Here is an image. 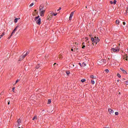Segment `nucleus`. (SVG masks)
Segmentation results:
<instances>
[{
    "label": "nucleus",
    "mask_w": 128,
    "mask_h": 128,
    "mask_svg": "<svg viewBox=\"0 0 128 128\" xmlns=\"http://www.w3.org/2000/svg\"><path fill=\"white\" fill-rule=\"evenodd\" d=\"M81 82H86V79L84 78L81 80Z\"/></svg>",
    "instance_id": "22"
},
{
    "label": "nucleus",
    "mask_w": 128,
    "mask_h": 128,
    "mask_svg": "<svg viewBox=\"0 0 128 128\" xmlns=\"http://www.w3.org/2000/svg\"><path fill=\"white\" fill-rule=\"evenodd\" d=\"M91 83L92 84H94V81L92 80H91Z\"/></svg>",
    "instance_id": "28"
},
{
    "label": "nucleus",
    "mask_w": 128,
    "mask_h": 128,
    "mask_svg": "<svg viewBox=\"0 0 128 128\" xmlns=\"http://www.w3.org/2000/svg\"><path fill=\"white\" fill-rule=\"evenodd\" d=\"M75 50H78V48H76V49L74 48V52Z\"/></svg>",
    "instance_id": "46"
},
{
    "label": "nucleus",
    "mask_w": 128,
    "mask_h": 128,
    "mask_svg": "<svg viewBox=\"0 0 128 128\" xmlns=\"http://www.w3.org/2000/svg\"><path fill=\"white\" fill-rule=\"evenodd\" d=\"M90 78H96V76H94V75H92V76H90Z\"/></svg>",
    "instance_id": "15"
},
{
    "label": "nucleus",
    "mask_w": 128,
    "mask_h": 128,
    "mask_svg": "<svg viewBox=\"0 0 128 128\" xmlns=\"http://www.w3.org/2000/svg\"><path fill=\"white\" fill-rule=\"evenodd\" d=\"M86 48V46L83 45L82 46V48Z\"/></svg>",
    "instance_id": "37"
},
{
    "label": "nucleus",
    "mask_w": 128,
    "mask_h": 128,
    "mask_svg": "<svg viewBox=\"0 0 128 128\" xmlns=\"http://www.w3.org/2000/svg\"><path fill=\"white\" fill-rule=\"evenodd\" d=\"M40 68V64H38L36 66V68Z\"/></svg>",
    "instance_id": "18"
},
{
    "label": "nucleus",
    "mask_w": 128,
    "mask_h": 128,
    "mask_svg": "<svg viewBox=\"0 0 128 128\" xmlns=\"http://www.w3.org/2000/svg\"><path fill=\"white\" fill-rule=\"evenodd\" d=\"M116 24H120V20H116Z\"/></svg>",
    "instance_id": "24"
},
{
    "label": "nucleus",
    "mask_w": 128,
    "mask_h": 128,
    "mask_svg": "<svg viewBox=\"0 0 128 128\" xmlns=\"http://www.w3.org/2000/svg\"><path fill=\"white\" fill-rule=\"evenodd\" d=\"M44 5L41 4L39 7V12L40 16H44V12H46V10H44Z\"/></svg>",
    "instance_id": "1"
},
{
    "label": "nucleus",
    "mask_w": 128,
    "mask_h": 128,
    "mask_svg": "<svg viewBox=\"0 0 128 128\" xmlns=\"http://www.w3.org/2000/svg\"><path fill=\"white\" fill-rule=\"evenodd\" d=\"M106 62V60H104V59H102L98 61V64H104V62Z\"/></svg>",
    "instance_id": "4"
},
{
    "label": "nucleus",
    "mask_w": 128,
    "mask_h": 128,
    "mask_svg": "<svg viewBox=\"0 0 128 128\" xmlns=\"http://www.w3.org/2000/svg\"><path fill=\"white\" fill-rule=\"evenodd\" d=\"M18 82H20V80H17L16 82V83L14 84H18Z\"/></svg>",
    "instance_id": "27"
},
{
    "label": "nucleus",
    "mask_w": 128,
    "mask_h": 128,
    "mask_svg": "<svg viewBox=\"0 0 128 128\" xmlns=\"http://www.w3.org/2000/svg\"><path fill=\"white\" fill-rule=\"evenodd\" d=\"M126 56H127L124 57V59L126 60Z\"/></svg>",
    "instance_id": "39"
},
{
    "label": "nucleus",
    "mask_w": 128,
    "mask_h": 128,
    "mask_svg": "<svg viewBox=\"0 0 128 128\" xmlns=\"http://www.w3.org/2000/svg\"><path fill=\"white\" fill-rule=\"evenodd\" d=\"M120 70H122V72L123 74H126V71L124 70V68H120Z\"/></svg>",
    "instance_id": "13"
},
{
    "label": "nucleus",
    "mask_w": 128,
    "mask_h": 128,
    "mask_svg": "<svg viewBox=\"0 0 128 128\" xmlns=\"http://www.w3.org/2000/svg\"><path fill=\"white\" fill-rule=\"evenodd\" d=\"M10 38H12V36H10L8 38V39L10 40Z\"/></svg>",
    "instance_id": "45"
},
{
    "label": "nucleus",
    "mask_w": 128,
    "mask_h": 128,
    "mask_svg": "<svg viewBox=\"0 0 128 128\" xmlns=\"http://www.w3.org/2000/svg\"><path fill=\"white\" fill-rule=\"evenodd\" d=\"M2 38V36L0 35V38Z\"/></svg>",
    "instance_id": "44"
},
{
    "label": "nucleus",
    "mask_w": 128,
    "mask_h": 128,
    "mask_svg": "<svg viewBox=\"0 0 128 128\" xmlns=\"http://www.w3.org/2000/svg\"><path fill=\"white\" fill-rule=\"evenodd\" d=\"M108 112H109L110 114H114V110H112L111 108L108 109Z\"/></svg>",
    "instance_id": "11"
},
{
    "label": "nucleus",
    "mask_w": 128,
    "mask_h": 128,
    "mask_svg": "<svg viewBox=\"0 0 128 128\" xmlns=\"http://www.w3.org/2000/svg\"><path fill=\"white\" fill-rule=\"evenodd\" d=\"M56 63H54V66H56Z\"/></svg>",
    "instance_id": "52"
},
{
    "label": "nucleus",
    "mask_w": 128,
    "mask_h": 128,
    "mask_svg": "<svg viewBox=\"0 0 128 128\" xmlns=\"http://www.w3.org/2000/svg\"><path fill=\"white\" fill-rule=\"evenodd\" d=\"M75 44H76V42H75Z\"/></svg>",
    "instance_id": "55"
},
{
    "label": "nucleus",
    "mask_w": 128,
    "mask_h": 128,
    "mask_svg": "<svg viewBox=\"0 0 128 128\" xmlns=\"http://www.w3.org/2000/svg\"><path fill=\"white\" fill-rule=\"evenodd\" d=\"M34 3L32 2V4H31L30 5V8H32V6H34Z\"/></svg>",
    "instance_id": "21"
},
{
    "label": "nucleus",
    "mask_w": 128,
    "mask_h": 128,
    "mask_svg": "<svg viewBox=\"0 0 128 128\" xmlns=\"http://www.w3.org/2000/svg\"><path fill=\"white\" fill-rule=\"evenodd\" d=\"M115 114H116V116H118V112H116Z\"/></svg>",
    "instance_id": "32"
},
{
    "label": "nucleus",
    "mask_w": 128,
    "mask_h": 128,
    "mask_svg": "<svg viewBox=\"0 0 128 128\" xmlns=\"http://www.w3.org/2000/svg\"><path fill=\"white\" fill-rule=\"evenodd\" d=\"M126 60H128V56H126Z\"/></svg>",
    "instance_id": "42"
},
{
    "label": "nucleus",
    "mask_w": 128,
    "mask_h": 128,
    "mask_svg": "<svg viewBox=\"0 0 128 128\" xmlns=\"http://www.w3.org/2000/svg\"><path fill=\"white\" fill-rule=\"evenodd\" d=\"M52 15H48L47 17V20H52Z\"/></svg>",
    "instance_id": "7"
},
{
    "label": "nucleus",
    "mask_w": 128,
    "mask_h": 128,
    "mask_svg": "<svg viewBox=\"0 0 128 128\" xmlns=\"http://www.w3.org/2000/svg\"><path fill=\"white\" fill-rule=\"evenodd\" d=\"M66 73L67 76H68V74H70V73L69 72V71L66 72Z\"/></svg>",
    "instance_id": "29"
},
{
    "label": "nucleus",
    "mask_w": 128,
    "mask_h": 128,
    "mask_svg": "<svg viewBox=\"0 0 128 128\" xmlns=\"http://www.w3.org/2000/svg\"><path fill=\"white\" fill-rule=\"evenodd\" d=\"M126 13H124L125 16L126 14H128V6L126 8Z\"/></svg>",
    "instance_id": "20"
},
{
    "label": "nucleus",
    "mask_w": 128,
    "mask_h": 128,
    "mask_svg": "<svg viewBox=\"0 0 128 128\" xmlns=\"http://www.w3.org/2000/svg\"><path fill=\"white\" fill-rule=\"evenodd\" d=\"M86 8H88V7H87V6H86Z\"/></svg>",
    "instance_id": "56"
},
{
    "label": "nucleus",
    "mask_w": 128,
    "mask_h": 128,
    "mask_svg": "<svg viewBox=\"0 0 128 128\" xmlns=\"http://www.w3.org/2000/svg\"><path fill=\"white\" fill-rule=\"evenodd\" d=\"M60 10H62V8H60L59 9H58L57 10L58 12H60Z\"/></svg>",
    "instance_id": "34"
},
{
    "label": "nucleus",
    "mask_w": 128,
    "mask_h": 128,
    "mask_svg": "<svg viewBox=\"0 0 128 128\" xmlns=\"http://www.w3.org/2000/svg\"><path fill=\"white\" fill-rule=\"evenodd\" d=\"M12 90H14V87L12 88Z\"/></svg>",
    "instance_id": "51"
},
{
    "label": "nucleus",
    "mask_w": 128,
    "mask_h": 128,
    "mask_svg": "<svg viewBox=\"0 0 128 128\" xmlns=\"http://www.w3.org/2000/svg\"><path fill=\"white\" fill-rule=\"evenodd\" d=\"M71 50H72V52H74V49L72 48Z\"/></svg>",
    "instance_id": "50"
},
{
    "label": "nucleus",
    "mask_w": 128,
    "mask_h": 128,
    "mask_svg": "<svg viewBox=\"0 0 128 128\" xmlns=\"http://www.w3.org/2000/svg\"><path fill=\"white\" fill-rule=\"evenodd\" d=\"M74 12H71V14H70V16L69 17V20H72V16H74Z\"/></svg>",
    "instance_id": "5"
},
{
    "label": "nucleus",
    "mask_w": 128,
    "mask_h": 128,
    "mask_svg": "<svg viewBox=\"0 0 128 128\" xmlns=\"http://www.w3.org/2000/svg\"><path fill=\"white\" fill-rule=\"evenodd\" d=\"M42 22V19L40 18H39L38 19V20H37V22H36V24H40V22Z\"/></svg>",
    "instance_id": "8"
},
{
    "label": "nucleus",
    "mask_w": 128,
    "mask_h": 128,
    "mask_svg": "<svg viewBox=\"0 0 128 128\" xmlns=\"http://www.w3.org/2000/svg\"><path fill=\"white\" fill-rule=\"evenodd\" d=\"M54 12H50V16H52V15H54Z\"/></svg>",
    "instance_id": "33"
},
{
    "label": "nucleus",
    "mask_w": 128,
    "mask_h": 128,
    "mask_svg": "<svg viewBox=\"0 0 128 128\" xmlns=\"http://www.w3.org/2000/svg\"><path fill=\"white\" fill-rule=\"evenodd\" d=\"M10 101H8V104H10Z\"/></svg>",
    "instance_id": "47"
},
{
    "label": "nucleus",
    "mask_w": 128,
    "mask_h": 128,
    "mask_svg": "<svg viewBox=\"0 0 128 128\" xmlns=\"http://www.w3.org/2000/svg\"><path fill=\"white\" fill-rule=\"evenodd\" d=\"M59 58H60V60H62V54H60L59 55Z\"/></svg>",
    "instance_id": "16"
},
{
    "label": "nucleus",
    "mask_w": 128,
    "mask_h": 128,
    "mask_svg": "<svg viewBox=\"0 0 128 128\" xmlns=\"http://www.w3.org/2000/svg\"><path fill=\"white\" fill-rule=\"evenodd\" d=\"M38 18H40V16H38L35 17V18H34L35 22H37L38 20Z\"/></svg>",
    "instance_id": "12"
},
{
    "label": "nucleus",
    "mask_w": 128,
    "mask_h": 128,
    "mask_svg": "<svg viewBox=\"0 0 128 128\" xmlns=\"http://www.w3.org/2000/svg\"><path fill=\"white\" fill-rule=\"evenodd\" d=\"M70 66H72V68H74V64H70Z\"/></svg>",
    "instance_id": "31"
},
{
    "label": "nucleus",
    "mask_w": 128,
    "mask_h": 128,
    "mask_svg": "<svg viewBox=\"0 0 128 128\" xmlns=\"http://www.w3.org/2000/svg\"><path fill=\"white\" fill-rule=\"evenodd\" d=\"M111 52L112 54H114V52H120V48H118V47H116V48H112Z\"/></svg>",
    "instance_id": "3"
},
{
    "label": "nucleus",
    "mask_w": 128,
    "mask_h": 128,
    "mask_svg": "<svg viewBox=\"0 0 128 128\" xmlns=\"http://www.w3.org/2000/svg\"><path fill=\"white\" fill-rule=\"evenodd\" d=\"M18 128H20V127H19Z\"/></svg>",
    "instance_id": "58"
},
{
    "label": "nucleus",
    "mask_w": 128,
    "mask_h": 128,
    "mask_svg": "<svg viewBox=\"0 0 128 128\" xmlns=\"http://www.w3.org/2000/svg\"><path fill=\"white\" fill-rule=\"evenodd\" d=\"M79 64H80V66H82V64L79 63Z\"/></svg>",
    "instance_id": "49"
},
{
    "label": "nucleus",
    "mask_w": 128,
    "mask_h": 128,
    "mask_svg": "<svg viewBox=\"0 0 128 128\" xmlns=\"http://www.w3.org/2000/svg\"><path fill=\"white\" fill-rule=\"evenodd\" d=\"M21 122H22V120H20V119H18V126H20Z\"/></svg>",
    "instance_id": "9"
},
{
    "label": "nucleus",
    "mask_w": 128,
    "mask_h": 128,
    "mask_svg": "<svg viewBox=\"0 0 128 128\" xmlns=\"http://www.w3.org/2000/svg\"><path fill=\"white\" fill-rule=\"evenodd\" d=\"M18 26H16L15 29L12 32V34H14V32H16V30H18Z\"/></svg>",
    "instance_id": "14"
},
{
    "label": "nucleus",
    "mask_w": 128,
    "mask_h": 128,
    "mask_svg": "<svg viewBox=\"0 0 128 128\" xmlns=\"http://www.w3.org/2000/svg\"><path fill=\"white\" fill-rule=\"evenodd\" d=\"M92 36V35H90V36Z\"/></svg>",
    "instance_id": "54"
},
{
    "label": "nucleus",
    "mask_w": 128,
    "mask_h": 128,
    "mask_svg": "<svg viewBox=\"0 0 128 128\" xmlns=\"http://www.w3.org/2000/svg\"><path fill=\"white\" fill-rule=\"evenodd\" d=\"M1 36H4V33H2Z\"/></svg>",
    "instance_id": "40"
},
{
    "label": "nucleus",
    "mask_w": 128,
    "mask_h": 128,
    "mask_svg": "<svg viewBox=\"0 0 128 128\" xmlns=\"http://www.w3.org/2000/svg\"><path fill=\"white\" fill-rule=\"evenodd\" d=\"M125 84H128V80L126 81Z\"/></svg>",
    "instance_id": "36"
},
{
    "label": "nucleus",
    "mask_w": 128,
    "mask_h": 128,
    "mask_svg": "<svg viewBox=\"0 0 128 128\" xmlns=\"http://www.w3.org/2000/svg\"><path fill=\"white\" fill-rule=\"evenodd\" d=\"M38 119V117L36 116H34L32 120H37Z\"/></svg>",
    "instance_id": "17"
},
{
    "label": "nucleus",
    "mask_w": 128,
    "mask_h": 128,
    "mask_svg": "<svg viewBox=\"0 0 128 128\" xmlns=\"http://www.w3.org/2000/svg\"><path fill=\"white\" fill-rule=\"evenodd\" d=\"M36 0V2H38V0Z\"/></svg>",
    "instance_id": "53"
},
{
    "label": "nucleus",
    "mask_w": 128,
    "mask_h": 128,
    "mask_svg": "<svg viewBox=\"0 0 128 128\" xmlns=\"http://www.w3.org/2000/svg\"><path fill=\"white\" fill-rule=\"evenodd\" d=\"M26 54H24H24L20 56V60H24L26 58Z\"/></svg>",
    "instance_id": "6"
},
{
    "label": "nucleus",
    "mask_w": 128,
    "mask_h": 128,
    "mask_svg": "<svg viewBox=\"0 0 128 128\" xmlns=\"http://www.w3.org/2000/svg\"><path fill=\"white\" fill-rule=\"evenodd\" d=\"M122 24H123V26H125V24H126V22H122Z\"/></svg>",
    "instance_id": "38"
},
{
    "label": "nucleus",
    "mask_w": 128,
    "mask_h": 128,
    "mask_svg": "<svg viewBox=\"0 0 128 128\" xmlns=\"http://www.w3.org/2000/svg\"><path fill=\"white\" fill-rule=\"evenodd\" d=\"M36 10H35L34 11L36 12Z\"/></svg>",
    "instance_id": "57"
},
{
    "label": "nucleus",
    "mask_w": 128,
    "mask_h": 128,
    "mask_svg": "<svg viewBox=\"0 0 128 128\" xmlns=\"http://www.w3.org/2000/svg\"><path fill=\"white\" fill-rule=\"evenodd\" d=\"M82 66H86V63L83 62V63L82 64Z\"/></svg>",
    "instance_id": "19"
},
{
    "label": "nucleus",
    "mask_w": 128,
    "mask_h": 128,
    "mask_svg": "<svg viewBox=\"0 0 128 128\" xmlns=\"http://www.w3.org/2000/svg\"><path fill=\"white\" fill-rule=\"evenodd\" d=\"M50 102H52V101L50 100H48V104H50Z\"/></svg>",
    "instance_id": "30"
},
{
    "label": "nucleus",
    "mask_w": 128,
    "mask_h": 128,
    "mask_svg": "<svg viewBox=\"0 0 128 128\" xmlns=\"http://www.w3.org/2000/svg\"><path fill=\"white\" fill-rule=\"evenodd\" d=\"M18 18L14 19V22H18Z\"/></svg>",
    "instance_id": "23"
},
{
    "label": "nucleus",
    "mask_w": 128,
    "mask_h": 128,
    "mask_svg": "<svg viewBox=\"0 0 128 128\" xmlns=\"http://www.w3.org/2000/svg\"><path fill=\"white\" fill-rule=\"evenodd\" d=\"M105 72H110V70L108 69H106V70H105Z\"/></svg>",
    "instance_id": "26"
},
{
    "label": "nucleus",
    "mask_w": 128,
    "mask_h": 128,
    "mask_svg": "<svg viewBox=\"0 0 128 128\" xmlns=\"http://www.w3.org/2000/svg\"><path fill=\"white\" fill-rule=\"evenodd\" d=\"M82 44V46H84V44H85L84 42H83V43Z\"/></svg>",
    "instance_id": "48"
},
{
    "label": "nucleus",
    "mask_w": 128,
    "mask_h": 128,
    "mask_svg": "<svg viewBox=\"0 0 128 128\" xmlns=\"http://www.w3.org/2000/svg\"><path fill=\"white\" fill-rule=\"evenodd\" d=\"M56 14H53V15L54 16H56Z\"/></svg>",
    "instance_id": "41"
},
{
    "label": "nucleus",
    "mask_w": 128,
    "mask_h": 128,
    "mask_svg": "<svg viewBox=\"0 0 128 128\" xmlns=\"http://www.w3.org/2000/svg\"><path fill=\"white\" fill-rule=\"evenodd\" d=\"M110 4H116V0H114V2L112 1H110Z\"/></svg>",
    "instance_id": "10"
},
{
    "label": "nucleus",
    "mask_w": 128,
    "mask_h": 128,
    "mask_svg": "<svg viewBox=\"0 0 128 128\" xmlns=\"http://www.w3.org/2000/svg\"><path fill=\"white\" fill-rule=\"evenodd\" d=\"M28 54H30V52H26V54H26V56H28Z\"/></svg>",
    "instance_id": "35"
},
{
    "label": "nucleus",
    "mask_w": 128,
    "mask_h": 128,
    "mask_svg": "<svg viewBox=\"0 0 128 128\" xmlns=\"http://www.w3.org/2000/svg\"><path fill=\"white\" fill-rule=\"evenodd\" d=\"M117 76H118V78H121L122 77V76H120V74L119 73H118L117 74Z\"/></svg>",
    "instance_id": "25"
},
{
    "label": "nucleus",
    "mask_w": 128,
    "mask_h": 128,
    "mask_svg": "<svg viewBox=\"0 0 128 128\" xmlns=\"http://www.w3.org/2000/svg\"><path fill=\"white\" fill-rule=\"evenodd\" d=\"M14 34V33H12V34H11V35H10V36H12V34Z\"/></svg>",
    "instance_id": "43"
},
{
    "label": "nucleus",
    "mask_w": 128,
    "mask_h": 128,
    "mask_svg": "<svg viewBox=\"0 0 128 128\" xmlns=\"http://www.w3.org/2000/svg\"><path fill=\"white\" fill-rule=\"evenodd\" d=\"M91 40L92 42H95L96 44H98V42H100V39H98V37H96L94 36V38H91ZM92 43V44L94 45V44Z\"/></svg>",
    "instance_id": "2"
}]
</instances>
